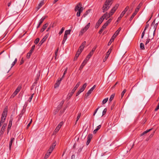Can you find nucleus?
<instances>
[{
    "label": "nucleus",
    "instance_id": "42",
    "mask_svg": "<svg viewBox=\"0 0 159 159\" xmlns=\"http://www.w3.org/2000/svg\"><path fill=\"white\" fill-rule=\"evenodd\" d=\"M64 29L65 28L63 27L61 28V31H60L59 33L60 35H61L63 33V32L64 31Z\"/></svg>",
    "mask_w": 159,
    "mask_h": 159
},
{
    "label": "nucleus",
    "instance_id": "41",
    "mask_svg": "<svg viewBox=\"0 0 159 159\" xmlns=\"http://www.w3.org/2000/svg\"><path fill=\"white\" fill-rule=\"evenodd\" d=\"M87 85V84L86 83H85L83 85L82 87L81 88L83 90H84L86 88V86Z\"/></svg>",
    "mask_w": 159,
    "mask_h": 159
},
{
    "label": "nucleus",
    "instance_id": "37",
    "mask_svg": "<svg viewBox=\"0 0 159 159\" xmlns=\"http://www.w3.org/2000/svg\"><path fill=\"white\" fill-rule=\"evenodd\" d=\"M60 128H61L59 126H58L57 125V126L56 127V128L54 130V132H58Z\"/></svg>",
    "mask_w": 159,
    "mask_h": 159
},
{
    "label": "nucleus",
    "instance_id": "4",
    "mask_svg": "<svg viewBox=\"0 0 159 159\" xmlns=\"http://www.w3.org/2000/svg\"><path fill=\"white\" fill-rule=\"evenodd\" d=\"M129 8V6H127L124 11L121 12L120 16L118 18V20H120L121 18L124 16V14H125L126 11L128 10Z\"/></svg>",
    "mask_w": 159,
    "mask_h": 159
},
{
    "label": "nucleus",
    "instance_id": "49",
    "mask_svg": "<svg viewBox=\"0 0 159 159\" xmlns=\"http://www.w3.org/2000/svg\"><path fill=\"white\" fill-rule=\"evenodd\" d=\"M58 50V48H57L55 52V59H56V57L57 55V52Z\"/></svg>",
    "mask_w": 159,
    "mask_h": 159
},
{
    "label": "nucleus",
    "instance_id": "33",
    "mask_svg": "<svg viewBox=\"0 0 159 159\" xmlns=\"http://www.w3.org/2000/svg\"><path fill=\"white\" fill-rule=\"evenodd\" d=\"M115 94L113 93V94H112L111 95V96L110 97V98L109 99V101H110V102H111V101L113 99V98L115 96Z\"/></svg>",
    "mask_w": 159,
    "mask_h": 159
},
{
    "label": "nucleus",
    "instance_id": "21",
    "mask_svg": "<svg viewBox=\"0 0 159 159\" xmlns=\"http://www.w3.org/2000/svg\"><path fill=\"white\" fill-rule=\"evenodd\" d=\"M93 51H91L90 53L88 55L87 57H86V59H88V60L89 59V58L91 57L92 55L93 54Z\"/></svg>",
    "mask_w": 159,
    "mask_h": 159
},
{
    "label": "nucleus",
    "instance_id": "46",
    "mask_svg": "<svg viewBox=\"0 0 159 159\" xmlns=\"http://www.w3.org/2000/svg\"><path fill=\"white\" fill-rule=\"evenodd\" d=\"M89 11H87L82 16V17H85L88 14V13L89 12Z\"/></svg>",
    "mask_w": 159,
    "mask_h": 159
},
{
    "label": "nucleus",
    "instance_id": "38",
    "mask_svg": "<svg viewBox=\"0 0 159 159\" xmlns=\"http://www.w3.org/2000/svg\"><path fill=\"white\" fill-rule=\"evenodd\" d=\"M81 116V113H79L78 114V116H77V120H76V123L78 121V120H79V119L80 118V117Z\"/></svg>",
    "mask_w": 159,
    "mask_h": 159
},
{
    "label": "nucleus",
    "instance_id": "25",
    "mask_svg": "<svg viewBox=\"0 0 159 159\" xmlns=\"http://www.w3.org/2000/svg\"><path fill=\"white\" fill-rule=\"evenodd\" d=\"M56 145V144L55 143H53L49 149H51V150L53 151V149L54 148Z\"/></svg>",
    "mask_w": 159,
    "mask_h": 159
},
{
    "label": "nucleus",
    "instance_id": "16",
    "mask_svg": "<svg viewBox=\"0 0 159 159\" xmlns=\"http://www.w3.org/2000/svg\"><path fill=\"white\" fill-rule=\"evenodd\" d=\"M12 120H13L12 119H11L10 120L9 124H8L7 127V130L8 131H9V129H11L12 124Z\"/></svg>",
    "mask_w": 159,
    "mask_h": 159
},
{
    "label": "nucleus",
    "instance_id": "12",
    "mask_svg": "<svg viewBox=\"0 0 159 159\" xmlns=\"http://www.w3.org/2000/svg\"><path fill=\"white\" fill-rule=\"evenodd\" d=\"M111 51V48L109 49L108 51L107 52V53H106V56H105V58L103 59V61L104 62L107 60V59L108 58V57H109V54H110Z\"/></svg>",
    "mask_w": 159,
    "mask_h": 159
},
{
    "label": "nucleus",
    "instance_id": "47",
    "mask_svg": "<svg viewBox=\"0 0 159 159\" xmlns=\"http://www.w3.org/2000/svg\"><path fill=\"white\" fill-rule=\"evenodd\" d=\"M39 38H37L34 41V43L36 44L39 43Z\"/></svg>",
    "mask_w": 159,
    "mask_h": 159
},
{
    "label": "nucleus",
    "instance_id": "52",
    "mask_svg": "<svg viewBox=\"0 0 159 159\" xmlns=\"http://www.w3.org/2000/svg\"><path fill=\"white\" fill-rule=\"evenodd\" d=\"M149 38V36L148 35V39H147L146 42V43H145V45H146L147 44H148V43H149V42L150 41V40L151 39L150 38Z\"/></svg>",
    "mask_w": 159,
    "mask_h": 159
},
{
    "label": "nucleus",
    "instance_id": "29",
    "mask_svg": "<svg viewBox=\"0 0 159 159\" xmlns=\"http://www.w3.org/2000/svg\"><path fill=\"white\" fill-rule=\"evenodd\" d=\"M119 6V4H116L112 8L115 11L117 10L118 7Z\"/></svg>",
    "mask_w": 159,
    "mask_h": 159
},
{
    "label": "nucleus",
    "instance_id": "2",
    "mask_svg": "<svg viewBox=\"0 0 159 159\" xmlns=\"http://www.w3.org/2000/svg\"><path fill=\"white\" fill-rule=\"evenodd\" d=\"M7 112V108H5L2 113L1 121V123H3L6 119Z\"/></svg>",
    "mask_w": 159,
    "mask_h": 159
},
{
    "label": "nucleus",
    "instance_id": "11",
    "mask_svg": "<svg viewBox=\"0 0 159 159\" xmlns=\"http://www.w3.org/2000/svg\"><path fill=\"white\" fill-rule=\"evenodd\" d=\"M88 61V59H86V58H85L84 60V61L82 63L81 65V66L80 67V68H79L80 70H81L84 67V66L86 64V63H87Z\"/></svg>",
    "mask_w": 159,
    "mask_h": 159
},
{
    "label": "nucleus",
    "instance_id": "51",
    "mask_svg": "<svg viewBox=\"0 0 159 159\" xmlns=\"http://www.w3.org/2000/svg\"><path fill=\"white\" fill-rule=\"evenodd\" d=\"M112 19L111 18L109 19L106 23H107L108 25L111 22Z\"/></svg>",
    "mask_w": 159,
    "mask_h": 159
},
{
    "label": "nucleus",
    "instance_id": "44",
    "mask_svg": "<svg viewBox=\"0 0 159 159\" xmlns=\"http://www.w3.org/2000/svg\"><path fill=\"white\" fill-rule=\"evenodd\" d=\"M17 61V58H16L14 61L12 62L11 64V67H13L15 64L16 63Z\"/></svg>",
    "mask_w": 159,
    "mask_h": 159
},
{
    "label": "nucleus",
    "instance_id": "60",
    "mask_svg": "<svg viewBox=\"0 0 159 159\" xmlns=\"http://www.w3.org/2000/svg\"><path fill=\"white\" fill-rule=\"evenodd\" d=\"M86 44V42L85 41H84V42L81 44V46H82V47H83L84 48L85 45Z\"/></svg>",
    "mask_w": 159,
    "mask_h": 159
},
{
    "label": "nucleus",
    "instance_id": "15",
    "mask_svg": "<svg viewBox=\"0 0 159 159\" xmlns=\"http://www.w3.org/2000/svg\"><path fill=\"white\" fill-rule=\"evenodd\" d=\"M15 138H11V139L10 141L9 142V149L10 150H11V145L12 143L14 141Z\"/></svg>",
    "mask_w": 159,
    "mask_h": 159
},
{
    "label": "nucleus",
    "instance_id": "58",
    "mask_svg": "<svg viewBox=\"0 0 159 159\" xmlns=\"http://www.w3.org/2000/svg\"><path fill=\"white\" fill-rule=\"evenodd\" d=\"M97 47V46H94L93 48L92 49V50L91 51H93V53L94 51L96 49V48Z\"/></svg>",
    "mask_w": 159,
    "mask_h": 159
},
{
    "label": "nucleus",
    "instance_id": "34",
    "mask_svg": "<svg viewBox=\"0 0 159 159\" xmlns=\"http://www.w3.org/2000/svg\"><path fill=\"white\" fill-rule=\"evenodd\" d=\"M34 93H33L32 94H31V95L30 96V97L28 100V102H31V100H32V99L33 97V96L34 95Z\"/></svg>",
    "mask_w": 159,
    "mask_h": 159
},
{
    "label": "nucleus",
    "instance_id": "59",
    "mask_svg": "<svg viewBox=\"0 0 159 159\" xmlns=\"http://www.w3.org/2000/svg\"><path fill=\"white\" fill-rule=\"evenodd\" d=\"M67 38V36L66 35V34H65L64 36L63 39L64 40H66Z\"/></svg>",
    "mask_w": 159,
    "mask_h": 159
},
{
    "label": "nucleus",
    "instance_id": "13",
    "mask_svg": "<svg viewBox=\"0 0 159 159\" xmlns=\"http://www.w3.org/2000/svg\"><path fill=\"white\" fill-rule=\"evenodd\" d=\"M44 4V1H42L36 7V11H38Z\"/></svg>",
    "mask_w": 159,
    "mask_h": 159
},
{
    "label": "nucleus",
    "instance_id": "22",
    "mask_svg": "<svg viewBox=\"0 0 159 159\" xmlns=\"http://www.w3.org/2000/svg\"><path fill=\"white\" fill-rule=\"evenodd\" d=\"M75 91L76 90H75L74 89H73L72 90V91L70 92V93L69 94H68V97H69V98H70L71 97V96H72V95L74 94V92H75Z\"/></svg>",
    "mask_w": 159,
    "mask_h": 159
},
{
    "label": "nucleus",
    "instance_id": "20",
    "mask_svg": "<svg viewBox=\"0 0 159 159\" xmlns=\"http://www.w3.org/2000/svg\"><path fill=\"white\" fill-rule=\"evenodd\" d=\"M115 36H112V37L111 38V39L110 40L108 43V45H110L111 44V43L112 42L114 41V40L115 39Z\"/></svg>",
    "mask_w": 159,
    "mask_h": 159
},
{
    "label": "nucleus",
    "instance_id": "24",
    "mask_svg": "<svg viewBox=\"0 0 159 159\" xmlns=\"http://www.w3.org/2000/svg\"><path fill=\"white\" fill-rule=\"evenodd\" d=\"M115 12V11L112 9L110 11V12H109V17H110L111 16L113 15Z\"/></svg>",
    "mask_w": 159,
    "mask_h": 159
},
{
    "label": "nucleus",
    "instance_id": "54",
    "mask_svg": "<svg viewBox=\"0 0 159 159\" xmlns=\"http://www.w3.org/2000/svg\"><path fill=\"white\" fill-rule=\"evenodd\" d=\"M79 56H78L77 54H76L75 55V56L74 57V61H75L76 60H77V59L78 57H79Z\"/></svg>",
    "mask_w": 159,
    "mask_h": 159
},
{
    "label": "nucleus",
    "instance_id": "40",
    "mask_svg": "<svg viewBox=\"0 0 159 159\" xmlns=\"http://www.w3.org/2000/svg\"><path fill=\"white\" fill-rule=\"evenodd\" d=\"M126 89H124L123 91H122L121 94V98H122L123 97L124 94L126 92Z\"/></svg>",
    "mask_w": 159,
    "mask_h": 159
},
{
    "label": "nucleus",
    "instance_id": "17",
    "mask_svg": "<svg viewBox=\"0 0 159 159\" xmlns=\"http://www.w3.org/2000/svg\"><path fill=\"white\" fill-rule=\"evenodd\" d=\"M48 25V23H46L44 24L40 32H43L45 30L46 28Z\"/></svg>",
    "mask_w": 159,
    "mask_h": 159
},
{
    "label": "nucleus",
    "instance_id": "18",
    "mask_svg": "<svg viewBox=\"0 0 159 159\" xmlns=\"http://www.w3.org/2000/svg\"><path fill=\"white\" fill-rule=\"evenodd\" d=\"M142 5V3H140L139 5L137 6V7L136 8L134 12H136V13H137V12H138L139 9L140 8L141 6Z\"/></svg>",
    "mask_w": 159,
    "mask_h": 159
},
{
    "label": "nucleus",
    "instance_id": "48",
    "mask_svg": "<svg viewBox=\"0 0 159 159\" xmlns=\"http://www.w3.org/2000/svg\"><path fill=\"white\" fill-rule=\"evenodd\" d=\"M50 155V154H49L47 152L44 158V159H46Z\"/></svg>",
    "mask_w": 159,
    "mask_h": 159
},
{
    "label": "nucleus",
    "instance_id": "45",
    "mask_svg": "<svg viewBox=\"0 0 159 159\" xmlns=\"http://www.w3.org/2000/svg\"><path fill=\"white\" fill-rule=\"evenodd\" d=\"M104 29L105 28L103 27L102 26V27H101V29H100V30L99 31L98 33L99 34H101L102 33V32L103 30H104Z\"/></svg>",
    "mask_w": 159,
    "mask_h": 159
},
{
    "label": "nucleus",
    "instance_id": "63",
    "mask_svg": "<svg viewBox=\"0 0 159 159\" xmlns=\"http://www.w3.org/2000/svg\"><path fill=\"white\" fill-rule=\"evenodd\" d=\"M52 150L51 149H49L48 151V153L49 154H50L51 152H52Z\"/></svg>",
    "mask_w": 159,
    "mask_h": 159
},
{
    "label": "nucleus",
    "instance_id": "23",
    "mask_svg": "<svg viewBox=\"0 0 159 159\" xmlns=\"http://www.w3.org/2000/svg\"><path fill=\"white\" fill-rule=\"evenodd\" d=\"M64 100H62L61 101V102L60 103L59 105L58 106V108L60 109L62 107L64 103Z\"/></svg>",
    "mask_w": 159,
    "mask_h": 159
},
{
    "label": "nucleus",
    "instance_id": "39",
    "mask_svg": "<svg viewBox=\"0 0 159 159\" xmlns=\"http://www.w3.org/2000/svg\"><path fill=\"white\" fill-rule=\"evenodd\" d=\"M108 100V98H106L104 99L102 102V104H105V103H106L107 102V101Z\"/></svg>",
    "mask_w": 159,
    "mask_h": 159
},
{
    "label": "nucleus",
    "instance_id": "61",
    "mask_svg": "<svg viewBox=\"0 0 159 159\" xmlns=\"http://www.w3.org/2000/svg\"><path fill=\"white\" fill-rule=\"evenodd\" d=\"M99 107L98 108H97L95 110V111L94 113H93V116H95V115L97 111L98 110V109H99Z\"/></svg>",
    "mask_w": 159,
    "mask_h": 159
},
{
    "label": "nucleus",
    "instance_id": "8",
    "mask_svg": "<svg viewBox=\"0 0 159 159\" xmlns=\"http://www.w3.org/2000/svg\"><path fill=\"white\" fill-rule=\"evenodd\" d=\"M83 10L82 7V4L80 3H79L77 6L75 7V11H79V10Z\"/></svg>",
    "mask_w": 159,
    "mask_h": 159
},
{
    "label": "nucleus",
    "instance_id": "36",
    "mask_svg": "<svg viewBox=\"0 0 159 159\" xmlns=\"http://www.w3.org/2000/svg\"><path fill=\"white\" fill-rule=\"evenodd\" d=\"M106 14V15L105 16V18H106V19L107 20L110 17H109V13H108L107 12H106L105 14H104V15H105Z\"/></svg>",
    "mask_w": 159,
    "mask_h": 159
},
{
    "label": "nucleus",
    "instance_id": "35",
    "mask_svg": "<svg viewBox=\"0 0 159 159\" xmlns=\"http://www.w3.org/2000/svg\"><path fill=\"white\" fill-rule=\"evenodd\" d=\"M6 126H7V124H4L3 125L2 127V128L1 129L2 130L4 131V129L6 128Z\"/></svg>",
    "mask_w": 159,
    "mask_h": 159
},
{
    "label": "nucleus",
    "instance_id": "32",
    "mask_svg": "<svg viewBox=\"0 0 159 159\" xmlns=\"http://www.w3.org/2000/svg\"><path fill=\"white\" fill-rule=\"evenodd\" d=\"M71 31V30H66L65 32V34H66V35H67L68 34H70V33Z\"/></svg>",
    "mask_w": 159,
    "mask_h": 159
},
{
    "label": "nucleus",
    "instance_id": "1",
    "mask_svg": "<svg viewBox=\"0 0 159 159\" xmlns=\"http://www.w3.org/2000/svg\"><path fill=\"white\" fill-rule=\"evenodd\" d=\"M112 3V0H106L102 7L103 12L107 11Z\"/></svg>",
    "mask_w": 159,
    "mask_h": 159
},
{
    "label": "nucleus",
    "instance_id": "53",
    "mask_svg": "<svg viewBox=\"0 0 159 159\" xmlns=\"http://www.w3.org/2000/svg\"><path fill=\"white\" fill-rule=\"evenodd\" d=\"M84 48L83 47H82V46H80L78 50H79L80 51H81V52H82Z\"/></svg>",
    "mask_w": 159,
    "mask_h": 159
},
{
    "label": "nucleus",
    "instance_id": "57",
    "mask_svg": "<svg viewBox=\"0 0 159 159\" xmlns=\"http://www.w3.org/2000/svg\"><path fill=\"white\" fill-rule=\"evenodd\" d=\"M81 52H81V51L78 50L77 52L76 53V54H77L78 56H79Z\"/></svg>",
    "mask_w": 159,
    "mask_h": 159
},
{
    "label": "nucleus",
    "instance_id": "50",
    "mask_svg": "<svg viewBox=\"0 0 159 159\" xmlns=\"http://www.w3.org/2000/svg\"><path fill=\"white\" fill-rule=\"evenodd\" d=\"M107 109L106 108H105L102 112V116L104 115L107 112Z\"/></svg>",
    "mask_w": 159,
    "mask_h": 159
},
{
    "label": "nucleus",
    "instance_id": "14",
    "mask_svg": "<svg viewBox=\"0 0 159 159\" xmlns=\"http://www.w3.org/2000/svg\"><path fill=\"white\" fill-rule=\"evenodd\" d=\"M61 81H60L59 79H58L54 85V88L56 89L59 86Z\"/></svg>",
    "mask_w": 159,
    "mask_h": 159
},
{
    "label": "nucleus",
    "instance_id": "10",
    "mask_svg": "<svg viewBox=\"0 0 159 159\" xmlns=\"http://www.w3.org/2000/svg\"><path fill=\"white\" fill-rule=\"evenodd\" d=\"M48 34L45 35L44 37L41 40L39 44V46L41 45L47 39L48 37Z\"/></svg>",
    "mask_w": 159,
    "mask_h": 159
},
{
    "label": "nucleus",
    "instance_id": "5",
    "mask_svg": "<svg viewBox=\"0 0 159 159\" xmlns=\"http://www.w3.org/2000/svg\"><path fill=\"white\" fill-rule=\"evenodd\" d=\"M96 87V85H94L92 88H91L88 92L86 93L85 96V97L87 98L88 97L91 93L93 91L94 89Z\"/></svg>",
    "mask_w": 159,
    "mask_h": 159
},
{
    "label": "nucleus",
    "instance_id": "27",
    "mask_svg": "<svg viewBox=\"0 0 159 159\" xmlns=\"http://www.w3.org/2000/svg\"><path fill=\"white\" fill-rule=\"evenodd\" d=\"M80 84V82H78V83L76 84L75 87L73 88L74 89H75V90H76L79 87Z\"/></svg>",
    "mask_w": 159,
    "mask_h": 159
},
{
    "label": "nucleus",
    "instance_id": "62",
    "mask_svg": "<svg viewBox=\"0 0 159 159\" xmlns=\"http://www.w3.org/2000/svg\"><path fill=\"white\" fill-rule=\"evenodd\" d=\"M108 25L107 23H105L102 26L105 29Z\"/></svg>",
    "mask_w": 159,
    "mask_h": 159
},
{
    "label": "nucleus",
    "instance_id": "43",
    "mask_svg": "<svg viewBox=\"0 0 159 159\" xmlns=\"http://www.w3.org/2000/svg\"><path fill=\"white\" fill-rule=\"evenodd\" d=\"M121 29V27L119 28V29H118V30L115 32V33H116V35H118L119 34Z\"/></svg>",
    "mask_w": 159,
    "mask_h": 159
},
{
    "label": "nucleus",
    "instance_id": "9",
    "mask_svg": "<svg viewBox=\"0 0 159 159\" xmlns=\"http://www.w3.org/2000/svg\"><path fill=\"white\" fill-rule=\"evenodd\" d=\"M93 135L91 134H89L87 136V141L86 142V145H88L90 142L92 138Z\"/></svg>",
    "mask_w": 159,
    "mask_h": 159
},
{
    "label": "nucleus",
    "instance_id": "19",
    "mask_svg": "<svg viewBox=\"0 0 159 159\" xmlns=\"http://www.w3.org/2000/svg\"><path fill=\"white\" fill-rule=\"evenodd\" d=\"M47 17V16H45L43 17L40 20L39 22V24L40 25H41L43 22V21Z\"/></svg>",
    "mask_w": 159,
    "mask_h": 159
},
{
    "label": "nucleus",
    "instance_id": "6",
    "mask_svg": "<svg viewBox=\"0 0 159 159\" xmlns=\"http://www.w3.org/2000/svg\"><path fill=\"white\" fill-rule=\"evenodd\" d=\"M90 26V23H89L88 24L86 25L85 27L83 29H82L80 31V33L82 34L84 33L86 31H87L89 28Z\"/></svg>",
    "mask_w": 159,
    "mask_h": 159
},
{
    "label": "nucleus",
    "instance_id": "28",
    "mask_svg": "<svg viewBox=\"0 0 159 159\" xmlns=\"http://www.w3.org/2000/svg\"><path fill=\"white\" fill-rule=\"evenodd\" d=\"M137 13H136V12H135L134 11V12L133 13L132 15V16L130 18L129 20L130 21H131L134 18V16L136 15Z\"/></svg>",
    "mask_w": 159,
    "mask_h": 159
},
{
    "label": "nucleus",
    "instance_id": "31",
    "mask_svg": "<svg viewBox=\"0 0 159 159\" xmlns=\"http://www.w3.org/2000/svg\"><path fill=\"white\" fill-rule=\"evenodd\" d=\"M20 87H18L17 88L14 92L17 94V93L20 91Z\"/></svg>",
    "mask_w": 159,
    "mask_h": 159
},
{
    "label": "nucleus",
    "instance_id": "55",
    "mask_svg": "<svg viewBox=\"0 0 159 159\" xmlns=\"http://www.w3.org/2000/svg\"><path fill=\"white\" fill-rule=\"evenodd\" d=\"M149 26V24H148V22L146 23V25L145 26L144 29V31H145L147 29V28Z\"/></svg>",
    "mask_w": 159,
    "mask_h": 159
},
{
    "label": "nucleus",
    "instance_id": "30",
    "mask_svg": "<svg viewBox=\"0 0 159 159\" xmlns=\"http://www.w3.org/2000/svg\"><path fill=\"white\" fill-rule=\"evenodd\" d=\"M140 48L142 50H144L145 49L144 45L143 43H140Z\"/></svg>",
    "mask_w": 159,
    "mask_h": 159
},
{
    "label": "nucleus",
    "instance_id": "56",
    "mask_svg": "<svg viewBox=\"0 0 159 159\" xmlns=\"http://www.w3.org/2000/svg\"><path fill=\"white\" fill-rule=\"evenodd\" d=\"M82 148H80L79 149L77 152V153H79L81 152L82 151Z\"/></svg>",
    "mask_w": 159,
    "mask_h": 159
},
{
    "label": "nucleus",
    "instance_id": "64",
    "mask_svg": "<svg viewBox=\"0 0 159 159\" xmlns=\"http://www.w3.org/2000/svg\"><path fill=\"white\" fill-rule=\"evenodd\" d=\"M63 124V122H61L59 124V125H58V126H59L61 128V126Z\"/></svg>",
    "mask_w": 159,
    "mask_h": 159
},
{
    "label": "nucleus",
    "instance_id": "3",
    "mask_svg": "<svg viewBox=\"0 0 159 159\" xmlns=\"http://www.w3.org/2000/svg\"><path fill=\"white\" fill-rule=\"evenodd\" d=\"M106 15H103L98 20V22H97L95 27L96 28H98L100 26L101 23L102 22L103 20L105 19V16Z\"/></svg>",
    "mask_w": 159,
    "mask_h": 159
},
{
    "label": "nucleus",
    "instance_id": "7",
    "mask_svg": "<svg viewBox=\"0 0 159 159\" xmlns=\"http://www.w3.org/2000/svg\"><path fill=\"white\" fill-rule=\"evenodd\" d=\"M35 46L34 45L31 48V50H30L29 52L27 53V58H29L30 57L31 54H32V52H33L34 48H35Z\"/></svg>",
    "mask_w": 159,
    "mask_h": 159
},
{
    "label": "nucleus",
    "instance_id": "26",
    "mask_svg": "<svg viewBox=\"0 0 159 159\" xmlns=\"http://www.w3.org/2000/svg\"><path fill=\"white\" fill-rule=\"evenodd\" d=\"M83 10H79L78 11V12L76 14V16L77 17H79L80 16V13L81 12H82Z\"/></svg>",
    "mask_w": 159,
    "mask_h": 159
}]
</instances>
